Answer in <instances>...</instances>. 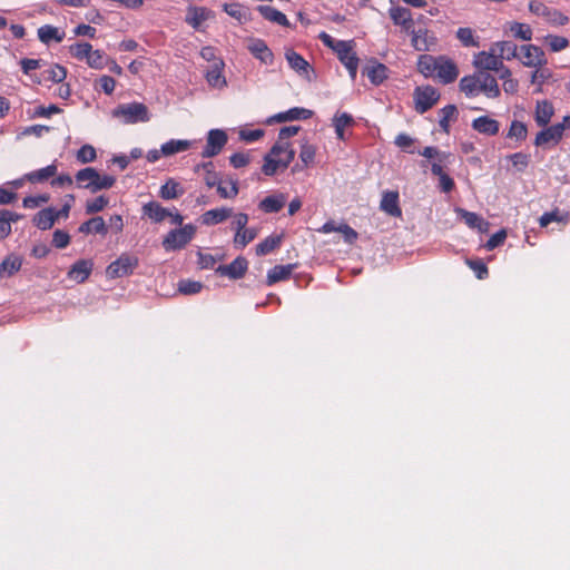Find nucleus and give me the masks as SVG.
I'll return each mask as SVG.
<instances>
[{"label": "nucleus", "instance_id": "nucleus-51", "mask_svg": "<svg viewBox=\"0 0 570 570\" xmlns=\"http://www.w3.org/2000/svg\"><path fill=\"white\" fill-rule=\"evenodd\" d=\"M228 184H229V187L224 186L222 181H219L217 184V193L219 194V196L222 198L232 199L238 195L237 180L229 179Z\"/></svg>", "mask_w": 570, "mask_h": 570}, {"label": "nucleus", "instance_id": "nucleus-30", "mask_svg": "<svg viewBox=\"0 0 570 570\" xmlns=\"http://www.w3.org/2000/svg\"><path fill=\"white\" fill-rule=\"evenodd\" d=\"M142 213L150 220L155 223H160L167 218V216L169 215V209L163 207L157 202H149L142 206Z\"/></svg>", "mask_w": 570, "mask_h": 570}, {"label": "nucleus", "instance_id": "nucleus-57", "mask_svg": "<svg viewBox=\"0 0 570 570\" xmlns=\"http://www.w3.org/2000/svg\"><path fill=\"white\" fill-rule=\"evenodd\" d=\"M92 51V46L88 42L76 43L71 47V53L79 60H87Z\"/></svg>", "mask_w": 570, "mask_h": 570}, {"label": "nucleus", "instance_id": "nucleus-1", "mask_svg": "<svg viewBox=\"0 0 570 570\" xmlns=\"http://www.w3.org/2000/svg\"><path fill=\"white\" fill-rule=\"evenodd\" d=\"M460 89L468 97H475L479 94H484L488 98L500 96L497 79L492 75L482 71L463 77L460 80Z\"/></svg>", "mask_w": 570, "mask_h": 570}, {"label": "nucleus", "instance_id": "nucleus-38", "mask_svg": "<svg viewBox=\"0 0 570 570\" xmlns=\"http://www.w3.org/2000/svg\"><path fill=\"white\" fill-rule=\"evenodd\" d=\"M20 215L8 209L0 210V239L6 238L11 233V223L20 219Z\"/></svg>", "mask_w": 570, "mask_h": 570}, {"label": "nucleus", "instance_id": "nucleus-13", "mask_svg": "<svg viewBox=\"0 0 570 570\" xmlns=\"http://www.w3.org/2000/svg\"><path fill=\"white\" fill-rule=\"evenodd\" d=\"M502 62L492 47L489 51H480L473 57V66L482 72L497 71L502 68Z\"/></svg>", "mask_w": 570, "mask_h": 570}, {"label": "nucleus", "instance_id": "nucleus-60", "mask_svg": "<svg viewBox=\"0 0 570 570\" xmlns=\"http://www.w3.org/2000/svg\"><path fill=\"white\" fill-rule=\"evenodd\" d=\"M507 238V232L504 229H500L495 234H493L485 244V248L488 250H493L498 246L502 245Z\"/></svg>", "mask_w": 570, "mask_h": 570}, {"label": "nucleus", "instance_id": "nucleus-36", "mask_svg": "<svg viewBox=\"0 0 570 570\" xmlns=\"http://www.w3.org/2000/svg\"><path fill=\"white\" fill-rule=\"evenodd\" d=\"M193 146V141L187 139H171L161 145L163 156H173L177 153L185 151Z\"/></svg>", "mask_w": 570, "mask_h": 570}, {"label": "nucleus", "instance_id": "nucleus-35", "mask_svg": "<svg viewBox=\"0 0 570 570\" xmlns=\"http://www.w3.org/2000/svg\"><path fill=\"white\" fill-rule=\"evenodd\" d=\"M294 267L295 266L293 264H287L276 265L273 268H271L267 273L268 285L289 278Z\"/></svg>", "mask_w": 570, "mask_h": 570}, {"label": "nucleus", "instance_id": "nucleus-32", "mask_svg": "<svg viewBox=\"0 0 570 570\" xmlns=\"http://www.w3.org/2000/svg\"><path fill=\"white\" fill-rule=\"evenodd\" d=\"M554 109L550 101L541 100L537 102L534 119L539 126H547L552 116Z\"/></svg>", "mask_w": 570, "mask_h": 570}, {"label": "nucleus", "instance_id": "nucleus-61", "mask_svg": "<svg viewBox=\"0 0 570 570\" xmlns=\"http://www.w3.org/2000/svg\"><path fill=\"white\" fill-rule=\"evenodd\" d=\"M264 136L263 129H242L239 130V138L246 142H253L261 139Z\"/></svg>", "mask_w": 570, "mask_h": 570}, {"label": "nucleus", "instance_id": "nucleus-50", "mask_svg": "<svg viewBox=\"0 0 570 570\" xmlns=\"http://www.w3.org/2000/svg\"><path fill=\"white\" fill-rule=\"evenodd\" d=\"M316 154V147L304 140L301 145L299 158L304 166L313 164Z\"/></svg>", "mask_w": 570, "mask_h": 570}, {"label": "nucleus", "instance_id": "nucleus-53", "mask_svg": "<svg viewBox=\"0 0 570 570\" xmlns=\"http://www.w3.org/2000/svg\"><path fill=\"white\" fill-rule=\"evenodd\" d=\"M202 288V283L196 281L183 279L178 283V291L184 295L197 294Z\"/></svg>", "mask_w": 570, "mask_h": 570}, {"label": "nucleus", "instance_id": "nucleus-19", "mask_svg": "<svg viewBox=\"0 0 570 570\" xmlns=\"http://www.w3.org/2000/svg\"><path fill=\"white\" fill-rule=\"evenodd\" d=\"M247 269V261L243 257H237L228 265H220L216 268V273L229 278H240Z\"/></svg>", "mask_w": 570, "mask_h": 570}, {"label": "nucleus", "instance_id": "nucleus-34", "mask_svg": "<svg viewBox=\"0 0 570 570\" xmlns=\"http://www.w3.org/2000/svg\"><path fill=\"white\" fill-rule=\"evenodd\" d=\"M79 232L82 234L96 233L100 235H106L108 232L107 225L102 217L97 216L92 217L89 220L82 223L79 226Z\"/></svg>", "mask_w": 570, "mask_h": 570}, {"label": "nucleus", "instance_id": "nucleus-9", "mask_svg": "<svg viewBox=\"0 0 570 570\" xmlns=\"http://www.w3.org/2000/svg\"><path fill=\"white\" fill-rule=\"evenodd\" d=\"M521 63L530 68H541L547 65L543 50L534 45H522L519 47V56L517 57Z\"/></svg>", "mask_w": 570, "mask_h": 570}, {"label": "nucleus", "instance_id": "nucleus-64", "mask_svg": "<svg viewBox=\"0 0 570 570\" xmlns=\"http://www.w3.org/2000/svg\"><path fill=\"white\" fill-rule=\"evenodd\" d=\"M70 243V236L68 233L61 230V229H57L55 233H53V237H52V244L57 247V248H65L69 245Z\"/></svg>", "mask_w": 570, "mask_h": 570}, {"label": "nucleus", "instance_id": "nucleus-20", "mask_svg": "<svg viewBox=\"0 0 570 570\" xmlns=\"http://www.w3.org/2000/svg\"><path fill=\"white\" fill-rule=\"evenodd\" d=\"M233 216V209L229 207L213 208L200 216V222L205 226H214L225 222Z\"/></svg>", "mask_w": 570, "mask_h": 570}, {"label": "nucleus", "instance_id": "nucleus-26", "mask_svg": "<svg viewBox=\"0 0 570 570\" xmlns=\"http://www.w3.org/2000/svg\"><path fill=\"white\" fill-rule=\"evenodd\" d=\"M313 116V111L302 107H294L287 111L279 112L273 117V120L277 122L292 121V120H305Z\"/></svg>", "mask_w": 570, "mask_h": 570}, {"label": "nucleus", "instance_id": "nucleus-17", "mask_svg": "<svg viewBox=\"0 0 570 570\" xmlns=\"http://www.w3.org/2000/svg\"><path fill=\"white\" fill-rule=\"evenodd\" d=\"M562 138V127L556 124L541 130L535 139L534 145L544 147L548 145H557Z\"/></svg>", "mask_w": 570, "mask_h": 570}, {"label": "nucleus", "instance_id": "nucleus-48", "mask_svg": "<svg viewBox=\"0 0 570 570\" xmlns=\"http://www.w3.org/2000/svg\"><path fill=\"white\" fill-rule=\"evenodd\" d=\"M21 267V259L17 256L7 257L0 265V276H10Z\"/></svg>", "mask_w": 570, "mask_h": 570}, {"label": "nucleus", "instance_id": "nucleus-8", "mask_svg": "<svg viewBox=\"0 0 570 570\" xmlns=\"http://www.w3.org/2000/svg\"><path fill=\"white\" fill-rule=\"evenodd\" d=\"M334 51L336 52L340 61L347 69L351 79L354 80L358 68V58L353 50V41H340Z\"/></svg>", "mask_w": 570, "mask_h": 570}, {"label": "nucleus", "instance_id": "nucleus-49", "mask_svg": "<svg viewBox=\"0 0 570 570\" xmlns=\"http://www.w3.org/2000/svg\"><path fill=\"white\" fill-rule=\"evenodd\" d=\"M109 204V199L106 196H98L94 199L86 202V213L96 214L104 210Z\"/></svg>", "mask_w": 570, "mask_h": 570}, {"label": "nucleus", "instance_id": "nucleus-41", "mask_svg": "<svg viewBox=\"0 0 570 570\" xmlns=\"http://www.w3.org/2000/svg\"><path fill=\"white\" fill-rule=\"evenodd\" d=\"M57 166L55 164L43 167L41 169L27 174V179L31 183H40L53 177L57 174Z\"/></svg>", "mask_w": 570, "mask_h": 570}, {"label": "nucleus", "instance_id": "nucleus-6", "mask_svg": "<svg viewBox=\"0 0 570 570\" xmlns=\"http://www.w3.org/2000/svg\"><path fill=\"white\" fill-rule=\"evenodd\" d=\"M138 257L127 253L121 254L115 262L110 263L106 269L109 278H120L132 274L138 266Z\"/></svg>", "mask_w": 570, "mask_h": 570}, {"label": "nucleus", "instance_id": "nucleus-16", "mask_svg": "<svg viewBox=\"0 0 570 570\" xmlns=\"http://www.w3.org/2000/svg\"><path fill=\"white\" fill-rule=\"evenodd\" d=\"M389 16L395 26L401 27L402 31L409 33L414 27V20L412 13L407 8L404 7H391Z\"/></svg>", "mask_w": 570, "mask_h": 570}, {"label": "nucleus", "instance_id": "nucleus-46", "mask_svg": "<svg viewBox=\"0 0 570 570\" xmlns=\"http://www.w3.org/2000/svg\"><path fill=\"white\" fill-rule=\"evenodd\" d=\"M299 126H287L283 127L278 132V139L275 142V145H282L285 149H294L291 144L288 142V139L293 136H295L299 131Z\"/></svg>", "mask_w": 570, "mask_h": 570}, {"label": "nucleus", "instance_id": "nucleus-31", "mask_svg": "<svg viewBox=\"0 0 570 570\" xmlns=\"http://www.w3.org/2000/svg\"><path fill=\"white\" fill-rule=\"evenodd\" d=\"M37 33L39 40L46 45L50 43L51 41L61 42L65 38V32L51 24L41 26Z\"/></svg>", "mask_w": 570, "mask_h": 570}, {"label": "nucleus", "instance_id": "nucleus-4", "mask_svg": "<svg viewBox=\"0 0 570 570\" xmlns=\"http://www.w3.org/2000/svg\"><path fill=\"white\" fill-rule=\"evenodd\" d=\"M112 116L124 124L147 122L150 120L149 110L141 102L119 105L112 110Z\"/></svg>", "mask_w": 570, "mask_h": 570}, {"label": "nucleus", "instance_id": "nucleus-11", "mask_svg": "<svg viewBox=\"0 0 570 570\" xmlns=\"http://www.w3.org/2000/svg\"><path fill=\"white\" fill-rule=\"evenodd\" d=\"M407 35L411 36V45L416 51H431L438 42L435 35L426 28L413 27Z\"/></svg>", "mask_w": 570, "mask_h": 570}, {"label": "nucleus", "instance_id": "nucleus-40", "mask_svg": "<svg viewBox=\"0 0 570 570\" xmlns=\"http://www.w3.org/2000/svg\"><path fill=\"white\" fill-rule=\"evenodd\" d=\"M183 193L184 189L181 188L180 184L174 179H169L160 187L159 196L163 199L169 200L178 198L183 195Z\"/></svg>", "mask_w": 570, "mask_h": 570}, {"label": "nucleus", "instance_id": "nucleus-47", "mask_svg": "<svg viewBox=\"0 0 570 570\" xmlns=\"http://www.w3.org/2000/svg\"><path fill=\"white\" fill-rule=\"evenodd\" d=\"M456 114H458V110L454 105H448L440 110L441 116H440L439 125L445 132H449L450 121L455 119Z\"/></svg>", "mask_w": 570, "mask_h": 570}, {"label": "nucleus", "instance_id": "nucleus-24", "mask_svg": "<svg viewBox=\"0 0 570 570\" xmlns=\"http://www.w3.org/2000/svg\"><path fill=\"white\" fill-rule=\"evenodd\" d=\"M472 128L483 135L494 136L500 130V124L498 120L488 116H481L472 121Z\"/></svg>", "mask_w": 570, "mask_h": 570}, {"label": "nucleus", "instance_id": "nucleus-2", "mask_svg": "<svg viewBox=\"0 0 570 570\" xmlns=\"http://www.w3.org/2000/svg\"><path fill=\"white\" fill-rule=\"evenodd\" d=\"M76 181L79 188H83L95 194L104 189L111 188L116 183V177L111 175H101L94 167H86L77 171Z\"/></svg>", "mask_w": 570, "mask_h": 570}, {"label": "nucleus", "instance_id": "nucleus-21", "mask_svg": "<svg viewBox=\"0 0 570 570\" xmlns=\"http://www.w3.org/2000/svg\"><path fill=\"white\" fill-rule=\"evenodd\" d=\"M455 213L464 220V223L470 227L478 229L480 233H488L490 224L485 219H483L480 215L465 210L463 208H455Z\"/></svg>", "mask_w": 570, "mask_h": 570}, {"label": "nucleus", "instance_id": "nucleus-5", "mask_svg": "<svg viewBox=\"0 0 570 570\" xmlns=\"http://www.w3.org/2000/svg\"><path fill=\"white\" fill-rule=\"evenodd\" d=\"M196 234V227L193 224H186L180 228L171 229L163 239V247L166 252L183 249L187 246Z\"/></svg>", "mask_w": 570, "mask_h": 570}, {"label": "nucleus", "instance_id": "nucleus-27", "mask_svg": "<svg viewBox=\"0 0 570 570\" xmlns=\"http://www.w3.org/2000/svg\"><path fill=\"white\" fill-rule=\"evenodd\" d=\"M381 209L386 214L393 217H400L402 215V210L399 206V194L397 191H386L384 193L381 205Z\"/></svg>", "mask_w": 570, "mask_h": 570}, {"label": "nucleus", "instance_id": "nucleus-55", "mask_svg": "<svg viewBox=\"0 0 570 570\" xmlns=\"http://www.w3.org/2000/svg\"><path fill=\"white\" fill-rule=\"evenodd\" d=\"M527 126L518 120L511 122L508 137L515 138L517 140H523L527 137Z\"/></svg>", "mask_w": 570, "mask_h": 570}, {"label": "nucleus", "instance_id": "nucleus-63", "mask_svg": "<svg viewBox=\"0 0 570 570\" xmlns=\"http://www.w3.org/2000/svg\"><path fill=\"white\" fill-rule=\"evenodd\" d=\"M509 159L519 171H522L529 165V156L523 153L512 154Z\"/></svg>", "mask_w": 570, "mask_h": 570}, {"label": "nucleus", "instance_id": "nucleus-44", "mask_svg": "<svg viewBox=\"0 0 570 570\" xmlns=\"http://www.w3.org/2000/svg\"><path fill=\"white\" fill-rule=\"evenodd\" d=\"M512 36L523 41H530L532 39V29L529 24L522 22H512L509 28Z\"/></svg>", "mask_w": 570, "mask_h": 570}, {"label": "nucleus", "instance_id": "nucleus-33", "mask_svg": "<svg viewBox=\"0 0 570 570\" xmlns=\"http://www.w3.org/2000/svg\"><path fill=\"white\" fill-rule=\"evenodd\" d=\"M56 220V209L51 207L40 210L33 218L35 225L42 230L50 229Z\"/></svg>", "mask_w": 570, "mask_h": 570}, {"label": "nucleus", "instance_id": "nucleus-22", "mask_svg": "<svg viewBox=\"0 0 570 570\" xmlns=\"http://www.w3.org/2000/svg\"><path fill=\"white\" fill-rule=\"evenodd\" d=\"M224 66L225 63L223 60H215L213 66L207 70L206 80L210 87L217 89L226 87V78L223 75Z\"/></svg>", "mask_w": 570, "mask_h": 570}, {"label": "nucleus", "instance_id": "nucleus-45", "mask_svg": "<svg viewBox=\"0 0 570 570\" xmlns=\"http://www.w3.org/2000/svg\"><path fill=\"white\" fill-rule=\"evenodd\" d=\"M456 38L464 47L476 48L480 46L479 38L474 36V31L469 27L459 28Z\"/></svg>", "mask_w": 570, "mask_h": 570}, {"label": "nucleus", "instance_id": "nucleus-52", "mask_svg": "<svg viewBox=\"0 0 570 570\" xmlns=\"http://www.w3.org/2000/svg\"><path fill=\"white\" fill-rule=\"evenodd\" d=\"M76 158L81 164L92 163L97 158L96 149L91 145H83L77 151Z\"/></svg>", "mask_w": 570, "mask_h": 570}, {"label": "nucleus", "instance_id": "nucleus-28", "mask_svg": "<svg viewBox=\"0 0 570 570\" xmlns=\"http://www.w3.org/2000/svg\"><path fill=\"white\" fill-rule=\"evenodd\" d=\"M491 47L502 61L503 59L512 60L519 56V47L512 41H498Z\"/></svg>", "mask_w": 570, "mask_h": 570}, {"label": "nucleus", "instance_id": "nucleus-3", "mask_svg": "<svg viewBox=\"0 0 570 570\" xmlns=\"http://www.w3.org/2000/svg\"><path fill=\"white\" fill-rule=\"evenodd\" d=\"M295 157L294 149H285L282 145H274L269 153L264 157L262 171L266 176H273L278 169H285Z\"/></svg>", "mask_w": 570, "mask_h": 570}, {"label": "nucleus", "instance_id": "nucleus-7", "mask_svg": "<svg viewBox=\"0 0 570 570\" xmlns=\"http://www.w3.org/2000/svg\"><path fill=\"white\" fill-rule=\"evenodd\" d=\"M529 11L553 26H564L569 20L561 11L548 7L542 0H530Z\"/></svg>", "mask_w": 570, "mask_h": 570}, {"label": "nucleus", "instance_id": "nucleus-39", "mask_svg": "<svg viewBox=\"0 0 570 570\" xmlns=\"http://www.w3.org/2000/svg\"><path fill=\"white\" fill-rule=\"evenodd\" d=\"M387 67L383 63H374L366 67L365 72L373 85H381L387 78Z\"/></svg>", "mask_w": 570, "mask_h": 570}, {"label": "nucleus", "instance_id": "nucleus-54", "mask_svg": "<svg viewBox=\"0 0 570 570\" xmlns=\"http://www.w3.org/2000/svg\"><path fill=\"white\" fill-rule=\"evenodd\" d=\"M46 79L53 82H62L67 77V70L60 65H52L45 71Z\"/></svg>", "mask_w": 570, "mask_h": 570}, {"label": "nucleus", "instance_id": "nucleus-62", "mask_svg": "<svg viewBox=\"0 0 570 570\" xmlns=\"http://www.w3.org/2000/svg\"><path fill=\"white\" fill-rule=\"evenodd\" d=\"M86 61L91 68L101 69L105 65V56L100 50H92Z\"/></svg>", "mask_w": 570, "mask_h": 570}, {"label": "nucleus", "instance_id": "nucleus-37", "mask_svg": "<svg viewBox=\"0 0 570 570\" xmlns=\"http://www.w3.org/2000/svg\"><path fill=\"white\" fill-rule=\"evenodd\" d=\"M439 57L422 55L417 61V69L424 77H433L436 71Z\"/></svg>", "mask_w": 570, "mask_h": 570}, {"label": "nucleus", "instance_id": "nucleus-23", "mask_svg": "<svg viewBox=\"0 0 570 570\" xmlns=\"http://www.w3.org/2000/svg\"><path fill=\"white\" fill-rule=\"evenodd\" d=\"M94 263L90 259L77 261L68 272L69 278L77 283H83L91 274Z\"/></svg>", "mask_w": 570, "mask_h": 570}, {"label": "nucleus", "instance_id": "nucleus-12", "mask_svg": "<svg viewBox=\"0 0 570 570\" xmlns=\"http://www.w3.org/2000/svg\"><path fill=\"white\" fill-rule=\"evenodd\" d=\"M228 136L223 129H210L207 134L206 146L202 153L204 158L217 156L227 144Z\"/></svg>", "mask_w": 570, "mask_h": 570}, {"label": "nucleus", "instance_id": "nucleus-10", "mask_svg": "<svg viewBox=\"0 0 570 570\" xmlns=\"http://www.w3.org/2000/svg\"><path fill=\"white\" fill-rule=\"evenodd\" d=\"M413 98L415 110L424 114L438 102L440 95L433 87L425 86L415 88Z\"/></svg>", "mask_w": 570, "mask_h": 570}, {"label": "nucleus", "instance_id": "nucleus-15", "mask_svg": "<svg viewBox=\"0 0 570 570\" xmlns=\"http://www.w3.org/2000/svg\"><path fill=\"white\" fill-rule=\"evenodd\" d=\"M442 83L453 82L458 76L459 70L456 65L445 56H439V62L434 75Z\"/></svg>", "mask_w": 570, "mask_h": 570}, {"label": "nucleus", "instance_id": "nucleus-56", "mask_svg": "<svg viewBox=\"0 0 570 570\" xmlns=\"http://www.w3.org/2000/svg\"><path fill=\"white\" fill-rule=\"evenodd\" d=\"M421 155L429 159H438L440 163H446L448 159L451 157V154L440 151L438 148L431 146L425 147L421 151Z\"/></svg>", "mask_w": 570, "mask_h": 570}, {"label": "nucleus", "instance_id": "nucleus-59", "mask_svg": "<svg viewBox=\"0 0 570 570\" xmlns=\"http://www.w3.org/2000/svg\"><path fill=\"white\" fill-rule=\"evenodd\" d=\"M204 20H206V12L203 8L190 10L186 19L193 28H198Z\"/></svg>", "mask_w": 570, "mask_h": 570}, {"label": "nucleus", "instance_id": "nucleus-58", "mask_svg": "<svg viewBox=\"0 0 570 570\" xmlns=\"http://www.w3.org/2000/svg\"><path fill=\"white\" fill-rule=\"evenodd\" d=\"M546 41L549 45L550 49L554 52L566 49L569 45L568 39L561 36H547Z\"/></svg>", "mask_w": 570, "mask_h": 570}, {"label": "nucleus", "instance_id": "nucleus-18", "mask_svg": "<svg viewBox=\"0 0 570 570\" xmlns=\"http://www.w3.org/2000/svg\"><path fill=\"white\" fill-rule=\"evenodd\" d=\"M249 52L265 65H272L274 55L267 47L266 42L262 39H252L247 46Z\"/></svg>", "mask_w": 570, "mask_h": 570}, {"label": "nucleus", "instance_id": "nucleus-14", "mask_svg": "<svg viewBox=\"0 0 570 570\" xmlns=\"http://www.w3.org/2000/svg\"><path fill=\"white\" fill-rule=\"evenodd\" d=\"M285 58L289 67L301 77L311 81L313 78V69L309 63L296 51L288 49L285 52Z\"/></svg>", "mask_w": 570, "mask_h": 570}, {"label": "nucleus", "instance_id": "nucleus-42", "mask_svg": "<svg viewBox=\"0 0 570 570\" xmlns=\"http://www.w3.org/2000/svg\"><path fill=\"white\" fill-rule=\"evenodd\" d=\"M256 237H257V229L256 228H246L244 230H240L239 233H235L234 246L236 248L243 249L250 242H253Z\"/></svg>", "mask_w": 570, "mask_h": 570}, {"label": "nucleus", "instance_id": "nucleus-29", "mask_svg": "<svg viewBox=\"0 0 570 570\" xmlns=\"http://www.w3.org/2000/svg\"><path fill=\"white\" fill-rule=\"evenodd\" d=\"M257 11L262 14L264 19L273 23L279 24L282 27L291 26L287 17L283 12L271 6H258Z\"/></svg>", "mask_w": 570, "mask_h": 570}, {"label": "nucleus", "instance_id": "nucleus-43", "mask_svg": "<svg viewBox=\"0 0 570 570\" xmlns=\"http://www.w3.org/2000/svg\"><path fill=\"white\" fill-rule=\"evenodd\" d=\"M282 243L281 235L268 236L263 242L257 244L256 254L259 256H264L273 252L276 247H278Z\"/></svg>", "mask_w": 570, "mask_h": 570}, {"label": "nucleus", "instance_id": "nucleus-25", "mask_svg": "<svg viewBox=\"0 0 570 570\" xmlns=\"http://www.w3.org/2000/svg\"><path fill=\"white\" fill-rule=\"evenodd\" d=\"M286 200L287 197L283 193L269 195L261 200L258 208L264 213H277L284 207Z\"/></svg>", "mask_w": 570, "mask_h": 570}]
</instances>
